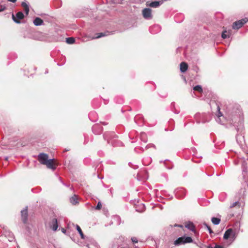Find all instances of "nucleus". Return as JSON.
Wrapping results in <instances>:
<instances>
[{"label":"nucleus","instance_id":"1","mask_svg":"<svg viewBox=\"0 0 248 248\" xmlns=\"http://www.w3.org/2000/svg\"><path fill=\"white\" fill-rule=\"evenodd\" d=\"M238 114H232L229 116L228 121L229 124L232 125L237 134L236 135V140L239 145H242L245 142L244 140V126L242 119L240 117V110L238 109Z\"/></svg>","mask_w":248,"mask_h":248},{"label":"nucleus","instance_id":"2","mask_svg":"<svg viewBox=\"0 0 248 248\" xmlns=\"http://www.w3.org/2000/svg\"><path fill=\"white\" fill-rule=\"evenodd\" d=\"M117 138L118 136L112 132H106L104 134V139L108 144H111L114 147L123 146V143L118 140Z\"/></svg>","mask_w":248,"mask_h":248},{"label":"nucleus","instance_id":"3","mask_svg":"<svg viewBox=\"0 0 248 248\" xmlns=\"http://www.w3.org/2000/svg\"><path fill=\"white\" fill-rule=\"evenodd\" d=\"M242 175L244 182L248 186V159L243 160L242 162Z\"/></svg>","mask_w":248,"mask_h":248},{"label":"nucleus","instance_id":"4","mask_svg":"<svg viewBox=\"0 0 248 248\" xmlns=\"http://www.w3.org/2000/svg\"><path fill=\"white\" fill-rule=\"evenodd\" d=\"M193 242V240L189 236H182L179 237L174 242V244L175 246H180L181 245L185 244L186 243H190Z\"/></svg>","mask_w":248,"mask_h":248},{"label":"nucleus","instance_id":"5","mask_svg":"<svg viewBox=\"0 0 248 248\" xmlns=\"http://www.w3.org/2000/svg\"><path fill=\"white\" fill-rule=\"evenodd\" d=\"M248 21V19L247 18H245L241 20H237L233 23L232 28L233 29L238 30L241 28Z\"/></svg>","mask_w":248,"mask_h":248},{"label":"nucleus","instance_id":"6","mask_svg":"<svg viewBox=\"0 0 248 248\" xmlns=\"http://www.w3.org/2000/svg\"><path fill=\"white\" fill-rule=\"evenodd\" d=\"M25 16L24 14L22 12H17L16 16L12 14V18L13 21L17 23V24H20L21 23V20L23 19L24 18Z\"/></svg>","mask_w":248,"mask_h":248},{"label":"nucleus","instance_id":"7","mask_svg":"<svg viewBox=\"0 0 248 248\" xmlns=\"http://www.w3.org/2000/svg\"><path fill=\"white\" fill-rule=\"evenodd\" d=\"M229 237H231L233 238V240L235 239L236 236H235V232L233 231V230L230 228L228 229L224 233L223 235V239L227 240Z\"/></svg>","mask_w":248,"mask_h":248},{"label":"nucleus","instance_id":"8","mask_svg":"<svg viewBox=\"0 0 248 248\" xmlns=\"http://www.w3.org/2000/svg\"><path fill=\"white\" fill-rule=\"evenodd\" d=\"M48 160V155L45 153H41L38 155V160L41 164L45 165Z\"/></svg>","mask_w":248,"mask_h":248},{"label":"nucleus","instance_id":"9","mask_svg":"<svg viewBox=\"0 0 248 248\" xmlns=\"http://www.w3.org/2000/svg\"><path fill=\"white\" fill-rule=\"evenodd\" d=\"M174 193L177 198H183L186 195L185 190L181 187L175 189Z\"/></svg>","mask_w":248,"mask_h":248},{"label":"nucleus","instance_id":"10","mask_svg":"<svg viewBox=\"0 0 248 248\" xmlns=\"http://www.w3.org/2000/svg\"><path fill=\"white\" fill-rule=\"evenodd\" d=\"M142 15L146 19H151L152 18V10L148 8H144L142 10Z\"/></svg>","mask_w":248,"mask_h":248},{"label":"nucleus","instance_id":"11","mask_svg":"<svg viewBox=\"0 0 248 248\" xmlns=\"http://www.w3.org/2000/svg\"><path fill=\"white\" fill-rule=\"evenodd\" d=\"M21 216L22 220L24 224H26L28 221V207H26L21 211Z\"/></svg>","mask_w":248,"mask_h":248},{"label":"nucleus","instance_id":"12","mask_svg":"<svg viewBox=\"0 0 248 248\" xmlns=\"http://www.w3.org/2000/svg\"><path fill=\"white\" fill-rule=\"evenodd\" d=\"M92 131L94 134L99 135L102 133L103 128L100 125L94 124L92 127Z\"/></svg>","mask_w":248,"mask_h":248},{"label":"nucleus","instance_id":"13","mask_svg":"<svg viewBox=\"0 0 248 248\" xmlns=\"http://www.w3.org/2000/svg\"><path fill=\"white\" fill-rule=\"evenodd\" d=\"M163 3V0H160V1H152L150 2V3H148V2L146 3L147 6L153 7V8H156L159 7L161 4H162Z\"/></svg>","mask_w":248,"mask_h":248},{"label":"nucleus","instance_id":"14","mask_svg":"<svg viewBox=\"0 0 248 248\" xmlns=\"http://www.w3.org/2000/svg\"><path fill=\"white\" fill-rule=\"evenodd\" d=\"M54 159H48L46 164L45 165L46 166L47 168L48 169H52L53 170H55L56 168L55 165L54 163Z\"/></svg>","mask_w":248,"mask_h":248},{"label":"nucleus","instance_id":"15","mask_svg":"<svg viewBox=\"0 0 248 248\" xmlns=\"http://www.w3.org/2000/svg\"><path fill=\"white\" fill-rule=\"evenodd\" d=\"M50 226L54 231H56L57 230L58 224V220L56 218H54L52 219Z\"/></svg>","mask_w":248,"mask_h":248},{"label":"nucleus","instance_id":"16","mask_svg":"<svg viewBox=\"0 0 248 248\" xmlns=\"http://www.w3.org/2000/svg\"><path fill=\"white\" fill-rule=\"evenodd\" d=\"M149 31L152 34H155L160 31V27L158 25H154L149 28Z\"/></svg>","mask_w":248,"mask_h":248},{"label":"nucleus","instance_id":"17","mask_svg":"<svg viewBox=\"0 0 248 248\" xmlns=\"http://www.w3.org/2000/svg\"><path fill=\"white\" fill-rule=\"evenodd\" d=\"M21 5L24 9L26 15H28L30 11L29 3L26 1H23L21 3Z\"/></svg>","mask_w":248,"mask_h":248},{"label":"nucleus","instance_id":"18","mask_svg":"<svg viewBox=\"0 0 248 248\" xmlns=\"http://www.w3.org/2000/svg\"><path fill=\"white\" fill-rule=\"evenodd\" d=\"M33 23L36 26H40L44 24L43 20L41 18L38 17L34 19Z\"/></svg>","mask_w":248,"mask_h":248},{"label":"nucleus","instance_id":"19","mask_svg":"<svg viewBox=\"0 0 248 248\" xmlns=\"http://www.w3.org/2000/svg\"><path fill=\"white\" fill-rule=\"evenodd\" d=\"M188 68V65L185 62H182L180 63V71L182 73H185Z\"/></svg>","mask_w":248,"mask_h":248},{"label":"nucleus","instance_id":"20","mask_svg":"<svg viewBox=\"0 0 248 248\" xmlns=\"http://www.w3.org/2000/svg\"><path fill=\"white\" fill-rule=\"evenodd\" d=\"M110 34V32L108 31H105L103 32H100L96 34V36L94 37V38H99L102 37H104L106 36H108Z\"/></svg>","mask_w":248,"mask_h":248},{"label":"nucleus","instance_id":"21","mask_svg":"<svg viewBox=\"0 0 248 248\" xmlns=\"http://www.w3.org/2000/svg\"><path fill=\"white\" fill-rule=\"evenodd\" d=\"M70 202L73 204H76L78 203V197L77 195H74L70 199Z\"/></svg>","mask_w":248,"mask_h":248},{"label":"nucleus","instance_id":"22","mask_svg":"<svg viewBox=\"0 0 248 248\" xmlns=\"http://www.w3.org/2000/svg\"><path fill=\"white\" fill-rule=\"evenodd\" d=\"M186 227L190 231H191L192 232L194 231L195 230V226L193 223L192 222H189L186 225Z\"/></svg>","mask_w":248,"mask_h":248},{"label":"nucleus","instance_id":"23","mask_svg":"<svg viewBox=\"0 0 248 248\" xmlns=\"http://www.w3.org/2000/svg\"><path fill=\"white\" fill-rule=\"evenodd\" d=\"M211 221H212V222L214 225H218V224H219L220 223L221 220L219 218L215 217H213L211 218Z\"/></svg>","mask_w":248,"mask_h":248},{"label":"nucleus","instance_id":"24","mask_svg":"<svg viewBox=\"0 0 248 248\" xmlns=\"http://www.w3.org/2000/svg\"><path fill=\"white\" fill-rule=\"evenodd\" d=\"M76 229H77V230L78 231V233H79L81 238L84 239L85 235H84L80 227L78 225H76Z\"/></svg>","mask_w":248,"mask_h":248},{"label":"nucleus","instance_id":"25","mask_svg":"<svg viewBox=\"0 0 248 248\" xmlns=\"http://www.w3.org/2000/svg\"><path fill=\"white\" fill-rule=\"evenodd\" d=\"M221 36L223 39H226L230 37V32H228L226 31L222 32Z\"/></svg>","mask_w":248,"mask_h":248},{"label":"nucleus","instance_id":"26","mask_svg":"<svg viewBox=\"0 0 248 248\" xmlns=\"http://www.w3.org/2000/svg\"><path fill=\"white\" fill-rule=\"evenodd\" d=\"M193 90L195 91H198L199 93L202 92V88L201 85H198L193 87Z\"/></svg>","mask_w":248,"mask_h":248},{"label":"nucleus","instance_id":"27","mask_svg":"<svg viewBox=\"0 0 248 248\" xmlns=\"http://www.w3.org/2000/svg\"><path fill=\"white\" fill-rule=\"evenodd\" d=\"M8 240L10 242H12L14 240L15 237L13 233L9 232L8 234Z\"/></svg>","mask_w":248,"mask_h":248},{"label":"nucleus","instance_id":"28","mask_svg":"<svg viewBox=\"0 0 248 248\" xmlns=\"http://www.w3.org/2000/svg\"><path fill=\"white\" fill-rule=\"evenodd\" d=\"M241 205V203L239 202L238 201L235 202H233L230 206V208H232L235 206H237L238 207H240Z\"/></svg>","mask_w":248,"mask_h":248},{"label":"nucleus","instance_id":"29","mask_svg":"<svg viewBox=\"0 0 248 248\" xmlns=\"http://www.w3.org/2000/svg\"><path fill=\"white\" fill-rule=\"evenodd\" d=\"M66 42L69 44H72L74 43L75 39L73 37H68L66 39Z\"/></svg>","mask_w":248,"mask_h":248},{"label":"nucleus","instance_id":"30","mask_svg":"<svg viewBox=\"0 0 248 248\" xmlns=\"http://www.w3.org/2000/svg\"><path fill=\"white\" fill-rule=\"evenodd\" d=\"M168 161V160H167V159H166V160H164V161H160V163L163 162V163H164V164L165 166L167 169H171L173 168V165H170V166H167V164H166V161Z\"/></svg>","mask_w":248,"mask_h":248},{"label":"nucleus","instance_id":"31","mask_svg":"<svg viewBox=\"0 0 248 248\" xmlns=\"http://www.w3.org/2000/svg\"><path fill=\"white\" fill-rule=\"evenodd\" d=\"M203 224L208 229L210 234H212V233H214V232L212 231V230L211 229V227L209 226H208L207 224L204 223Z\"/></svg>","mask_w":248,"mask_h":248},{"label":"nucleus","instance_id":"32","mask_svg":"<svg viewBox=\"0 0 248 248\" xmlns=\"http://www.w3.org/2000/svg\"><path fill=\"white\" fill-rule=\"evenodd\" d=\"M101 207H102L101 203L100 202H99L97 203L96 206L95 207V209L96 210H100L101 208Z\"/></svg>","mask_w":248,"mask_h":248},{"label":"nucleus","instance_id":"33","mask_svg":"<svg viewBox=\"0 0 248 248\" xmlns=\"http://www.w3.org/2000/svg\"><path fill=\"white\" fill-rule=\"evenodd\" d=\"M151 147H153L155 149V146L153 144H148V145H147L146 146L145 149H147L151 148Z\"/></svg>","mask_w":248,"mask_h":248},{"label":"nucleus","instance_id":"34","mask_svg":"<svg viewBox=\"0 0 248 248\" xmlns=\"http://www.w3.org/2000/svg\"><path fill=\"white\" fill-rule=\"evenodd\" d=\"M131 241L134 243H138V239L136 237H132L131 238Z\"/></svg>","mask_w":248,"mask_h":248},{"label":"nucleus","instance_id":"35","mask_svg":"<svg viewBox=\"0 0 248 248\" xmlns=\"http://www.w3.org/2000/svg\"><path fill=\"white\" fill-rule=\"evenodd\" d=\"M6 9V6L4 5L0 6V12L3 11Z\"/></svg>","mask_w":248,"mask_h":248},{"label":"nucleus","instance_id":"36","mask_svg":"<svg viewBox=\"0 0 248 248\" xmlns=\"http://www.w3.org/2000/svg\"><path fill=\"white\" fill-rule=\"evenodd\" d=\"M208 248H223V247L219 245H216L214 247H211V246H208Z\"/></svg>","mask_w":248,"mask_h":248},{"label":"nucleus","instance_id":"37","mask_svg":"<svg viewBox=\"0 0 248 248\" xmlns=\"http://www.w3.org/2000/svg\"><path fill=\"white\" fill-rule=\"evenodd\" d=\"M141 207H142L141 211H144L145 210V206H144L143 204H142Z\"/></svg>","mask_w":248,"mask_h":248},{"label":"nucleus","instance_id":"38","mask_svg":"<svg viewBox=\"0 0 248 248\" xmlns=\"http://www.w3.org/2000/svg\"><path fill=\"white\" fill-rule=\"evenodd\" d=\"M62 232L63 233H66V230H65L64 228H62Z\"/></svg>","mask_w":248,"mask_h":248},{"label":"nucleus","instance_id":"39","mask_svg":"<svg viewBox=\"0 0 248 248\" xmlns=\"http://www.w3.org/2000/svg\"><path fill=\"white\" fill-rule=\"evenodd\" d=\"M9 1L12 2L13 3L15 2L16 0H8Z\"/></svg>","mask_w":248,"mask_h":248},{"label":"nucleus","instance_id":"40","mask_svg":"<svg viewBox=\"0 0 248 248\" xmlns=\"http://www.w3.org/2000/svg\"><path fill=\"white\" fill-rule=\"evenodd\" d=\"M118 248H127V246L124 247H122L119 246L118 247Z\"/></svg>","mask_w":248,"mask_h":248},{"label":"nucleus","instance_id":"41","mask_svg":"<svg viewBox=\"0 0 248 248\" xmlns=\"http://www.w3.org/2000/svg\"><path fill=\"white\" fill-rule=\"evenodd\" d=\"M174 105H175L174 102H172V103L171 104V106H173V107H174Z\"/></svg>","mask_w":248,"mask_h":248},{"label":"nucleus","instance_id":"42","mask_svg":"<svg viewBox=\"0 0 248 248\" xmlns=\"http://www.w3.org/2000/svg\"><path fill=\"white\" fill-rule=\"evenodd\" d=\"M175 113H177V114H178V113H179V111H177V110H176L175 111Z\"/></svg>","mask_w":248,"mask_h":248},{"label":"nucleus","instance_id":"43","mask_svg":"<svg viewBox=\"0 0 248 248\" xmlns=\"http://www.w3.org/2000/svg\"><path fill=\"white\" fill-rule=\"evenodd\" d=\"M217 108H218V110L219 111L220 108H219V107H218V106L217 107Z\"/></svg>","mask_w":248,"mask_h":248},{"label":"nucleus","instance_id":"44","mask_svg":"<svg viewBox=\"0 0 248 248\" xmlns=\"http://www.w3.org/2000/svg\"><path fill=\"white\" fill-rule=\"evenodd\" d=\"M170 199H172V196H171L170 198Z\"/></svg>","mask_w":248,"mask_h":248},{"label":"nucleus","instance_id":"45","mask_svg":"<svg viewBox=\"0 0 248 248\" xmlns=\"http://www.w3.org/2000/svg\"><path fill=\"white\" fill-rule=\"evenodd\" d=\"M118 219H120V217H117Z\"/></svg>","mask_w":248,"mask_h":248},{"label":"nucleus","instance_id":"46","mask_svg":"<svg viewBox=\"0 0 248 248\" xmlns=\"http://www.w3.org/2000/svg\"><path fill=\"white\" fill-rule=\"evenodd\" d=\"M122 1H123L124 0H121Z\"/></svg>","mask_w":248,"mask_h":248}]
</instances>
